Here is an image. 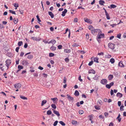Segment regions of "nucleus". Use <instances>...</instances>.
I'll return each mask as SVG.
<instances>
[{
    "instance_id": "nucleus-1",
    "label": "nucleus",
    "mask_w": 126,
    "mask_h": 126,
    "mask_svg": "<svg viewBox=\"0 0 126 126\" xmlns=\"http://www.w3.org/2000/svg\"><path fill=\"white\" fill-rule=\"evenodd\" d=\"M6 64L5 65L6 66V67H5V69L6 70H8L9 67L10 65L11 64V62L10 60L9 59L5 61Z\"/></svg>"
},
{
    "instance_id": "nucleus-2",
    "label": "nucleus",
    "mask_w": 126,
    "mask_h": 126,
    "mask_svg": "<svg viewBox=\"0 0 126 126\" xmlns=\"http://www.w3.org/2000/svg\"><path fill=\"white\" fill-rule=\"evenodd\" d=\"M91 33L93 34H94L95 32H98V34L101 33L102 32L100 29H92L91 30Z\"/></svg>"
},
{
    "instance_id": "nucleus-3",
    "label": "nucleus",
    "mask_w": 126,
    "mask_h": 126,
    "mask_svg": "<svg viewBox=\"0 0 126 126\" xmlns=\"http://www.w3.org/2000/svg\"><path fill=\"white\" fill-rule=\"evenodd\" d=\"M67 98L68 99V100L70 102H72L74 101V98L73 97H71L68 94H67Z\"/></svg>"
},
{
    "instance_id": "nucleus-4",
    "label": "nucleus",
    "mask_w": 126,
    "mask_h": 126,
    "mask_svg": "<svg viewBox=\"0 0 126 126\" xmlns=\"http://www.w3.org/2000/svg\"><path fill=\"white\" fill-rule=\"evenodd\" d=\"M115 44L112 43H110L108 44V47L109 48L111 49H113L114 48Z\"/></svg>"
},
{
    "instance_id": "nucleus-5",
    "label": "nucleus",
    "mask_w": 126,
    "mask_h": 126,
    "mask_svg": "<svg viewBox=\"0 0 126 126\" xmlns=\"http://www.w3.org/2000/svg\"><path fill=\"white\" fill-rule=\"evenodd\" d=\"M21 86V84L20 83H18L15 84L14 85V87L16 89H19L20 88Z\"/></svg>"
},
{
    "instance_id": "nucleus-6",
    "label": "nucleus",
    "mask_w": 126,
    "mask_h": 126,
    "mask_svg": "<svg viewBox=\"0 0 126 126\" xmlns=\"http://www.w3.org/2000/svg\"><path fill=\"white\" fill-rule=\"evenodd\" d=\"M99 35L98 34L97 37V39H100L101 38H103L104 37V33L101 34Z\"/></svg>"
},
{
    "instance_id": "nucleus-7",
    "label": "nucleus",
    "mask_w": 126,
    "mask_h": 126,
    "mask_svg": "<svg viewBox=\"0 0 126 126\" xmlns=\"http://www.w3.org/2000/svg\"><path fill=\"white\" fill-rule=\"evenodd\" d=\"M107 82V80L105 79H103L101 80L100 81V83L102 84L105 85Z\"/></svg>"
},
{
    "instance_id": "nucleus-8",
    "label": "nucleus",
    "mask_w": 126,
    "mask_h": 126,
    "mask_svg": "<svg viewBox=\"0 0 126 126\" xmlns=\"http://www.w3.org/2000/svg\"><path fill=\"white\" fill-rule=\"evenodd\" d=\"M84 20L86 22H87L88 23L91 24L92 23V20L89 19H88L87 18H84Z\"/></svg>"
},
{
    "instance_id": "nucleus-9",
    "label": "nucleus",
    "mask_w": 126,
    "mask_h": 126,
    "mask_svg": "<svg viewBox=\"0 0 126 126\" xmlns=\"http://www.w3.org/2000/svg\"><path fill=\"white\" fill-rule=\"evenodd\" d=\"M27 61L26 60H24L22 62V64L23 65H27L29 64Z\"/></svg>"
},
{
    "instance_id": "nucleus-10",
    "label": "nucleus",
    "mask_w": 126,
    "mask_h": 126,
    "mask_svg": "<svg viewBox=\"0 0 126 126\" xmlns=\"http://www.w3.org/2000/svg\"><path fill=\"white\" fill-rule=\"evenodd\" d=\"M6 55L8 57L11 58L13 57V54L11 52H7L6 54Z\"/></svg>"
},
{
    "instance_id": "nucleus-11",
    "label": "nucleus",
    "mask_w": 126,
    "mask_h": 126,
    "mask_svg": "<svg viewBox=\"0 0 126 126\" xmlns=\"http://www.w3.org/2000/svg\"><path fill=\"white\" fill-rule=\"evenodd\" d=\"M56 41L54 39H52L50 41L48 42V43H52L53 45H54L56 43Z\"/></svg>"
},
{
    "instance_id": "nucleus-12",
    "label": "nucleus",
    "mask_w": 126,
    "mask_h": 126,
    "mask_svg": "<svg viewBox=\"0 0 126 126\" xmlns=\"http://www.w3.org/2000/svg\"><path fill=\"white\" fill-rule=\"evenodd\" d=\"M0 65L1 66H0V68L2 71H3L4 69H6L5 67H4V66H3L2 63H0Z\"/></svg>"
},
{
    "instance_id": "nucleus-13",
    "label": "nucleus",
    "mask_w": 126,
    "mask_h": 126,
    "mask_svg": "<svg viewBox=\"0 0 126 126\" xmlns=\"http://www.w3.org/2000/svg\"><path fill=\"white\" fill-rule=\"evenodd\" d=\"M53 112L54 113L56 114L58 116V117L60 116V114L58 111L55 110H53Z\"/></svg>"
},
{
    "instance_id": "nucleus-14",
    "label": "nucleus",
    "mask_w": 126,
    "mask_h": 126,
    "mask_svg": "<svg viewBox=\"0 0 126 126\" xmlns=\"http://www.w3.org/2000/svg\"><path fill=\"white\" fill-rule=\"evenodd\" d=\"M119 66L121 67H123L124 66V65L123 63V62L122 61L118 63Z\"/></svg>"
},
{
    "instance_id": "nucleus-15",
    "label": "nucleus",
    "mask_w": 126,
    "mask_h": 126,
    "mask_svg": "<svg viewBox=\"0 0 126 126\" xmlns=\"http://www.w3.org/2000/svg\"><path fill=\"white\" fill-rule=\"evenodd\" d=\"M13 21L15 24H16L18 21V20L17 18H14L13 19Z\"/></svg>"
},
{
    "instance_id": "nucleus-16",
    "label": "nucleus",
    "mask_w": 126,
    "mask_h": 126,
    "mask_svg": "<svg viewBox=\"0 0 126 126\" xmlns=\"http://www.w3.org/2000/svg\"><path fill=\"white\" fill-rule=\"evenodd\" d=\"M67 10L66 9H64V11H63L62 12V15L63 16H64L65 15V14L67 12Z\"/></svg>"
},
{
    "instance_id": "nucleus-17",
    "label": "nucleus",
    "mask_w": 126,
    "mask_h": 126,
    "mask_svg": "<svg viewBox=\"0 0 126 126\" xmlns=\"http://www.w3.org/2000/svg\"><path fill=\"white\" fill-rule=\"evenodd\" d=\"M50 49L52 51H55L56 49V47H55L52 45L50 48Z\"/></svg>"
},
{
    "instance_id": "nucleus-18",
    "label": "nucleus",
    "mask_w": 126,
    "mask_h": 126,
    "mask_svg": "<svg viewBox=\"0 0 126 126\" xmlns=\"http://www.w3.org/2000/svg\"><path fill=\"white\" fill-rule=\"evenodd\" d=\"M116 5L112 4L110 6H109L108 7L109 8L111 9L112 8H116Z\"/></svg>"
},
{
    "instance_id": "nucleus-19",
    "label": "nucleus",
    "mask_w": 126,
    "mask_h": 126,
    "mask_svg": "<svg viewBox=\"0 0 126 126\" xmlns=\"http://www.w3.org/2000/svg\"><path fill=\"white\" fill-rule=\"evenodd\" d=\"M32 39H33V40H35L36 41H39L40 40V38L37 39L36 37H32L31 38Z\"/></svg>"
},
{
    "instance_id": "nucleus-20",
    "label": "nucleus",
    "mask_w": 126,
    "mask_h": 126,
    "mask_svg": "<svg viewBox=\"0 0 126 126\" xmlns=\"http://www.w3.org/2000/svg\"><path fill=\"white\" fill-rule=\"evenodd\" d=\"M48 14L50 16L51 18H53L54 17V14L52 13L51 12H48Z\"/></svg>"
},
{
    "instance_id": "nucleus-21",
    "label": "nucleus",
    "mask_w": 126,
    "mask_h": 126,
    "mask_svg": "<svg viewBox=\"0 0 126 126\" xmlns=\"http://www.w3.org/2000/svg\"><path fill=\"white\" fill-rule=\"evenodd\" d=\"M88 73H92L93 74H94L95 73V71L93 69L90 70L89 71Z\"/></svg>"
},
{
    "instance_id": "nucleus-22",
    "label": "nucleus",
    "mask_w": 126,
    "mask_h": 126,
    "mask_svg": "<svg viewBox=\"0 0 126 126\" xmlns=\"http://www.w3.org/2000/svg\"><path fill=\"white\" fill-rule=\"evenodd\" d=\"M116 95L117 96L119 97V98H121L123 96V94L120 93H118Z\"/></svg>"
},
{
    "instance_id": "nucleus-23",
    "label": "nucleus",
    "mask_w": 126,
    "mask_h": 126,
    "mask_svg": "<svg viewBox=\"0 0 126 126\" xmlns=\"http://www.w3.org/2000/svg\"><path fill=\"white\" fill-rule=\"evenodd\" d=\"M98 60V58L97 57L94 58V62L97 63H99Z\"/></svg>"
},
{
    "instance_id": "nucleus-24",
    "label": "nucleus",
    "mask_w": 126,
    "mask_h": 126,
    "mask_svg": "<svg viewBox=\"0 0 126 126\" xmlns=\"http://www.w3.org/2000/svg\"><path fill=\"white\" fill-rule=\"evenodd\" d=\"M33 58V56L32 55H28L27 58L30 60L32 59Z\"/></svg>"
},
{
    "instance_id": "nucleus-25",
    "label": "nucleus",
    "mask_w": 126,
    "mask_h": 126,
    "mask_svg": "<svg viewBox=\"0 0 126 126\" xmlns=\"http://www.w3.org/2000/svg\"><path fill=\"white\" fill-rule=\"evenodd\" d=\"M113 78V76L112 75H110L108 76V78L109 80H111Z\"/></svg>"
},
{
    "instance_id": "nucleus-26",
    "label": "nucleus",
    "mask_w": 126,
    "mask_h": 126,
    "mask_svg": "<svg viewBox=\"0 0 126 126\" xmlns=\"http://www.w3.org/2000/svg\"><path fill=\"white\" fill-rule=\"evenodd\" d=\"M47 101L45 100H44L42 101L41 103V106H43L46 103Z\"/></svg>"
},
{
    "instance_id": "nucleus-27",
    "label": "nucleus",
    "mask_w": 126,
    "mask_h": 126,
    "mask_svg": "<svg viewBox=\"0 0 126 126\" xmlns=\"http://www.w3.org/2000/svg\"><path fill=\"white\" fill-rule=\"evenodd\" d=\"M64 52L67 53H69L71 51V50L70 49H64Z\"/></svg>"
},
{
    "instance_id": "nucleus-28",
    "label": "nucleus",
    "mask_w": 126,
    "mask_h": 126,
    "mask_svg": "<svg viewBox=\"0 0 126 126\" xmlns=\"http://www.w3.org/2000/svg\"><path fill=\"white\" fill-rule=\"evenodd\" d=\"M105 3V2L103 0H100L99 1V3L101 5H103Z\"/></svg>"
},
{
    "instance_id": "nucleus-29",
    "label": "nucleus",
    "mask_w": 126,
    "mask_h": 126,
    "mask_svg": "<svg viewBox=\"0 0 126 126\" xmlns=\"http://www.w3.org/2000/svg\"><path fill=\"white\" fill-rule=\"evenodd\" d=\"M79 92L77 90H76L75 91V93H74V95L76 96H78L79 95Z\"/></svg>"
},
{
    "instance_id": "nucleus-30",
    "label": "nucleus",
    "mask_w": 126,
    "mask_h": 126,
    "mask_svg": "<svg viewBox=\"0 0 126 126\" xmlns=\"http://www.w3.org/2000/svg\"><path fill=\"white\" fill-rule=\"evenodd\" d=\"M110 62L112 63H113L115 62V60L113 58H111L110 60Z\"/></svg>"
},
{
    "instance_id": "nucleus-31",
    "label": "nucleus",
    "mask_w": 126,
    "mask_h": 126,
    "mask_svg": "<svg viewBox=\"0 0 126 126\" xmlns=\"http://www.w3.org/2000/svg\"><path fill=\"white\" fill-rule=\"evenodd\" d=\"M23 42L22 41L18 42V45L20 47L23 45Z\"/></svg>"
},
{
    "instance_id": "nucleus-32",
    "label": "nucleus",
    "mask_w": 126,
    "mask_h": 126,
    "mask_svg": "<svg viewBox=\"0 0 126 126\" xmlns=\"http://www.w3.org/2000/svg\"><path fill=\"white\" fill-rule=\"evenodd\" d=\"M93 115H91L88 116V117L89 118V119L91 121L93 117Z\"/></svg>"
},
{
    "instance_id": "nucleus-33",
    "label": "nucleus",
    "mask_w": 126,
    "mask_h": 126,
    "mask_svg": "<svg viewBox=\"0 0 126 126\" xmlns=\"http://www.w3.org/2000/svg\"><path fill=\"white\" fill-rule=\"evenodd\" d=\"M20 97L21 99H22L24 100L27 99V98L26 97H25L24 96H23L22 95H20Z\"/></svg>"
},
{
    "instance_id": "nucleus-34",
    "label": "nucleus",
    "mask_w": 126,
    "mask_h": 126,
    "mask_svg": "<svg viewBox=\"0 0 126 126\" xmlns=\"http://www.w3.org/2000/svg\"><path fill=\"white\" fill-rule=\"evenodd\" d=\"M99 76H95L93 78L94 80H97L98 79Z\"/></svg>"
},
{
    "instance_id": "nucleus-35",
    "label": "nucleus",
    "mask_w": 126,
    "mask_h": 126,
    "mask_svg": "<svg viewBox=\"0 0 126 126\" xmlns=\"http://www.w3.org/2000/svg\"><path fill=\"white\" fill-rule=\"evenodd\" d=\"M106 14V18L108 19H110V16H109V14L108 13H107Z\"/></svg>"
},
{
    "instance_id": "nucleus-36",
    "label": "nucleus",
    "mask_w": 126,
    "mask_h": 126,
    "mask_svg": "<svg viewBox=\"0 0 126 126\" xmlns=\"http://www.w3.org/2000/svg\"><path fill=\"white\" fill-rule=\"evenodd\" d=\"M9 12L10 13H11L13 14H14V15H16V14L15 13V11H12L11 10H9Z\"/></svg>"
},
{
    "instance_id": "nucleus-37",
    "label": "nucleus",
    "mask_w": 126,
    "mask_h": 126,
    "mask_svg": "<svg viewBox=\"0 0 126 126\" xmlns=\"http://www.w3.org/2000/svg\"><path fill=\"white\" fill-rule=\"evenodd\" d=\"M51 106L52 108L54 109H56V106L54 104H52Z\"/></svg>"
},
{
    "instance_id": "nucleus-38",
    "label": "nucleus",
    "mask_w": 126,
    "mask_h": 126,
    "mask_svg": "<svg viewBox=\"0 0 126 126\" xmlns=\"http://www.w3.org/2000/svg\"><path fill=\"white\" fill-rule=\"evenodd\" d=\"M124 107V106L123 105L121 106L120 108V110L121 111H123L124 110V109H123V108Z\"/></svg>"
},
{
    "instance_id": "nucleus-39",
    "label": "nucleus",
    "mask_w": 126,
    "mask_h": 126,
    "mask_svg": "<svg viewBox=\"0 0 126 126\" xmlns=\"http://www.w3.org/2000/svg\"><path fill=\"white\" fill-rule=\"evenodd\" d=\"M18 68L19 69H20L21 70V69H22L23 68V67L22 65H18Z\"/></svg>"
},
{
    "instance_id": "nucleus-40",
    "label": "nucleus",
    "mask_w": 126,
    "mask_h": 126,
    "mask_svg": "<svg viewBox=\"0 0 126 126\" xmlns=\"http://www.w3.org/2000/svg\"><path fill=\"white\" fill-rule=\"evenodd\" d=\"M54 56V54L52 53H50L49 54V56L50 57H52Z\"/></svg>"
},
{
    "instance_id": "nucleus-41",
    "label": "nucleus",
    "mask_w": 126,
    "mask_h": 126,
    "mask_svg": "<svg viewBox=\"0 0 126 126\" xmlns=\"http://www.w3.org/2000/svg\"><path fill=\"white\" fill-rule=\"evenodd\" d=\"M59 123L63 126H64L65 125V124L62 121H60L59 122Z\"/></svg>"
},
{
    "instance_id": "nucleus-42",
    "label": "nucleus",
    "mask_w": 126,
    "mask_h": 126,
    "mask_svg": "<svg viewBox=\"0 0 126 126\" xmlns=\"http://www.w3.org/2000/svg\"><path fill=\"white\" fill-rule=\"evenodd\" d=\"M66 82V78L65 77H64L63 78V82L65 84Z\"/></svg>"
},
{
    "instance_id": "nucleus-43",
    "label": "nucleus",
    "mask_w": 126,
    "mask_h": 126,
    "mask_svg": "<svg viewBox=\"0 0 126 126\" xmlns=\"http://www.w3.org/2000/svg\"><path fill=\"white\" fill-rule=\"evenodd\" d=\"M51 99L53 101L54 103H55V102H54V101H56V100L57 101L58 100L57 98L56 97L54 98H51Z\"/></svg>"
},
{
    "instance_id": "nucleus-44",
    "label": "nucleus",
    "mask_w": 126,
    "mask_h": 126,
    "mask_svg": "<svg viewBox=\"0 0 126 126\" xmlns=\"http://www.w3.org/2000/svg\"><path fill=\"white\" fill-rule=\"evenodd\" d=\"M88 28L89 29L91 30V29H94L93 26L91 25H90L88 27Z\"/></svg>"
},
{
    "instance_id": "nucleus-45",
    "label": "nucleus",
    "mask_w": 126,
    "mask_h": 126,
    "mask_svg": "<svg viewBox=\"0 0 126 126\" xmlns=\"http://www.w3.org/2000/svg\"><path fill=\"white\" fill-rule=\"evenodd\" d=\"M79 46V45L78 44H77L75 43H74L72 45V46L73 47H77V46Z\"/></svg>"
},
{
    "instance_id": "nucleus-46",
    "label": "nucleus",
    "mask_w": 126,
    "mask_h": 126,
    "mask_svg": "<svg viewBox=\"0 0 126 126\" xmlns=\"http://www.w3.org/2000/svg\"><path fill=\"white\" fill-rule=\"evenodd\" d=\"M14 6L16 7H18V4L17 3H14L13 4Z\"/></svg>"
},
{
    "instance_id": "nucleus-47",
    "label": "nucleus",
    "mask_w": 126,
    "mask_h": 126,
    "mask_svg": "<svg viewBox=\"0 0 126 126\" xmlns=\"http://www.w3.org/2000/svg\"><path fill=\"white\" fill-rule=\"evenodd\" d=\"M71 123L73 124L74 125L77 123V121L74 120H73L72 121Z\"/></svg>"
},
{
    "instance_id": "nucleus-48",
    "label": "nucleus",
    "mask_w": 126,
    "mask_h": 126,
    "mask_svg": "<svg viewBox=\"0 0 126 126\" xmlns=\"http://www.w3.org/2000/svg\"><path fill=\"white\" fill-rule=\"evenodd\" d=\"M58 121H55L53 124L54 126H56L57 125V123H58Z\"/></svg>"
},
{
    "instance_id": "nucleus-49",
    "label": "nucleus",
    "mask_w": 126,
    "mask_h": 126,
    "mask_svg": "<svg viewBox=\"0 0 126 126\" xmlns=\"http://www.w3.org/2000/svg\"><path fill=\"white\" fill-rule=\"evenodd\" d=\"M106 87L107 88L109 89H110L111 87L110 86V84H107L106 85Z\"/></svg>"
},
{
    "instance_id": "nucleus-50",
    "label": "nucleus",
    "mask_w": 126,
    "mask_h": 126,
    "mask_svg": "<svg viewBox=\"0 0 126 126\" xmlns=\"http://www.w3.org/2000/svg\"><path fill=\"white\" fill-rule=\"evenodd\" d=\"M83 113V111L82 110H80L79 111V113L80 114H82Z\"/></svg>"
},
{
    "instance_id": "nucleus-51",
    "label": "nucleus",
    "mask_w": 126,
    "mask_h": 126,
    "mask_svg": "<svg viewBox=\"0 0 126 126\" xmlns=\"http://www.w3.org/2000/svg\"><path fill=\"white\" fill-rule=\"evenodd\" d=\"M121 33H119L117 35V37L119 39L121 38Z\"/></svg>"
},
{
    "instance_id": "nucleus-52",
    "label": "nucleus",
    "mask_w": 126,
    "mask_h": 126,
    "mask_svg": "<svg viewBox=\"0 0 126 126\" xmlns=\"http://www.w3.org/2000/svg\"><path fill=\"white\" fill-rule=\"evenodd\" d=\"M94 107L95 109L96 110H99L100 109L99 107L97 106H95Z\"/></svg>"
},
{
    "instance_id": "nucleus-53",
    "label": "nucleus",
    "mask_w": 126,
    "mask_h": 126,
    "mask_svg": "<svg viewBox=\"0 0 126 126\" xmlns=\"http://www.w3.org/2000/svg\"><path fill=\"white\" fill-rule=\"evenodd\" d=\"M36 17H37V19L38 21L39 22H40L41 21V20H40V18H39L38 16V15H37L36 16Z\"/></svg>"
},
{
    "instance_id": "nucleus-54",
    "label": "nucleus",
    "mask_w": 126,
    "mask_h": 126,
    "mask_svg": "<svg viewBox=\"0 0 126 126\" xmlns=\"http://www.w3.org/2000/svg\"><path fill=\"white\" fill-rule=\"evenodd\" d=\"M93 61H91L88 64V65L89 66H91L92 65L93 63Z\"/></svg>"
},
{
    "instance_id": "nucleus-55",
    "label": "nucleus",
    "mask_w": 126,
    "mask_h": 126,
    "mask_svg": "<svg viewBox=\"0 0 126 126\" xmlns=\"http://www.w3.org/2000/svg\"><path fill=\"white\" fill-rule=\"evenodd\" d=\"M104 115L106 117H107L108 116V113L107 112H105L104 113Z\"/></svg>"
},
{
    "instance_id": "nucleus-56",
    "label": "nucleus",
    "mask_w": 126,
    "mask_h": 126,
    "mask_svg": "<svg viewBox=\"0 0 126 126\" xmlns=\"http://www.w3.org/2000/svg\"><path fill=\"white\" fill-rule=\"evenodd\" d=\"M62 45H58V48L59 49H62Z\"/></svg>"
},
{
    "instance_id": "nucleus-57",
    "label": "nucleus",
    "mask_w": 126,
    "mask_h": 126,
    "mask_svg": "<svg viewBox=\"0 0 126 126\" xmlns=\"http://www.w3.org/2000/svg\"><path fill=\"white\" fill-rule=\"evenodd\" d=\"M52 112L50 110H48V115H50L51 114Z\"/></svg>"
},
{
    "instance_id": "nucleus-58",
    "label": "nucleus",
    "mask_w": 126,
    "mask_h": 126,
    "mask_svg": "<svg viewBox=\"0 0 126 126\" xmlns=\"http://www.w3.org/2000/svg\"><path fill=\"white\" fill-rule=\"evenodd\" d=\"M28 46V45L27 43H25V44L24 46V47L25 48H26Z\"/></svg>"
},
{
    "instance_id": "nucleus-59",
    "label": "nucleus",
    "mask_w": 126,
    "mask_h": 126,
    "mask_svg": "<svg viewBox=\"0 0 126 126\" xmlns=\"http://www.w3.org/2000/svg\"><path fill=\"white\" fill-rule=\"evenodd\" d=\"M98 55H103L104 53L103 52H101L100 53H98Z\"/></svg>"
},
{
    "instance_id": "nucleus-60",
    "label": "nucleus",
    "mask_w": 126,
    "mask_h": 126,
    "mask_svg": "<svg viewBox=\"0 0 126 126\" xmlns=\"http://www.w3.org/2000/svg\"><path fill=\"white\" fill-rule=\"evenodd\" d=\"M113 94H114L113 91L111 89V91H110L111 95H113Z\"/></svg>"
},
{
    "instance_id": "nucleus-61",
    "label": "nucleus",
    "mask_w": 126,
    "mask_h": 126,
    "mask_svg": "<svg viewBox=\"0 0 126 126\" xmlns=\"http://www.w3.org/2000/svg\"><path fill=\"white\" fill-rule=\"evenodd\" d=\"M99 117L100 118L103 119L104 118V116H103L102 115H100L99 116Z\"/></svg>"
},
{
    "instance_id": "nucleus-62",
    "label": "nucleus",
    "mask_w": 126,
    "mask_h": 126,
    "mask_svg": "<svg viewBox=\"0 0 126 126\" xmlns=\"http://www.w3.org/2000/svg\"><path fill=\"white\" fill-rule=\"evenodd\" d=\"M65 61L67 62H69V59L67 58H66L65 59Z\"/></svg>"
},
{
    "instance_id": "nucleus-63",
    "label": "nucleus",
    "mask_w": 126,
    "mask_h": 126,
    "mask_svg": "<svg viewBox=\"0 0 126 126\" xmlns=\"http://www.w3.org/2000/svg\"><path fill=\"white\" fill-rule=\"evenodd\" d=\"M50 30L52 32H53L54 30V28L53 27H51L50 28Z\"/></svg>"
},
{
    "instance_id": "nucleus-64",
    "label": "nucleus",
    "mask_w": 126,
    "mask_h": 126,
    "mask_svg": "<svg viewBox=\"0 0 126 126\" xmlns=\"http://www.w3.org/2000/svg\"><path fill=\"white\" fill-rule=\"evenodd\" d=\"M74 22H78V18H75L74 20Z\"/></svg>"
}]
</instances>
